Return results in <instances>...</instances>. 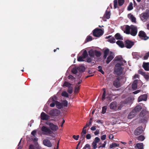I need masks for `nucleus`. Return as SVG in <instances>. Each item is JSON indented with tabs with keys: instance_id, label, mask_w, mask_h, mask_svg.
<instances>
[{
	"instance_id": "obj_5",
	"label": "nucleus",
	"mask_w": 149,
	"mask_h": 149,
	"mask_svg": "<svg viewBox=\"0 0 149 149\" xmlns=\"http://www.w3.org/2000/svg\"><path fill=\"white\" fill-rule=\"evenodd\" d=\"M49 114L52 116H58L60 114V112L58 109H56L50 110Z\"/></svg>"
},
{
	"instance_id": "obj_26",
	"label": "nucleus",
	"mask_w": 149,
	"mask_h": 149,
	"mask_svg": "<svg viewBox=\"0 0 149 149\" xmlns=\"http://www.w3.org/2000/svg\"><path fill=\"white\" fill-rule=\"evenodd\" d=\"M116 43L121 48L124 47L125 46V44H124L122 41L118 40L116 42Z\"/></svg>"
},
{
	"instance_id": "obj_59",
	"label": "nucleus",
	"mask_w": 149,
	"mask_h": 149,
	"mask_svg": "<svg viewBox=\"0 0 149 149\" xmlns=\"http://www.w3.org/2000/svg\"><path fill=\"white\" fill-rule=\"evenodd\" d=\"M143 76H144L145 79L147 80H148L149 79V76L147 74H146V73L144 75H143Z\"/></svg>"
},
{
	"instance_id": "obj_13",
	"label": "nucleus",
	"mask_w": 149,
	"mask_h": 149,
	"mask_svg": "<svg viewBox=\"0 0 149 149\" xmlns=\"http://www.w3.org/2000/svg\"><path fill=\"white\" fill-rule=\"evenodd\" d=\"M110 12L107 10L106 11L105 13L102 17V19L104 21H106L107 19H108L110 18Z\"/></svg>"
},
{
	"instance_id": "obj_44",
	"label": "nucleus",
	"mask_w": 149,
	"mask_h": 149,
	"mask_svg": "<svg viewBox=\"0 0 149 149\" xmlns=\"http://www.w3.org/2000/svg\"><path fill=\"white\" fill-rule=\"evenodd\" d=\"M78 71L77 68H73L72 70V73L74 74H76Z\"/></svg>"
},
{
	"instance_id": "obj_34",
	"label": "nucleus",
	"mask_w": 149,
	"mask_h": 149,
	"mask_svg": "<svg viewBox=\"0 0 149 149\" xmlns=\"http://www.w3.org/2000/svg\"><path fill=\"white\" fill-rule=\"evenodd\" d=\"M103 92L102 97V99L103 101H104L105 98L106 90L105 88H103Z\"/></svg>"
},
{
	"instance_id": "obj_55",
	"label": "nucleus",
	"mask_w": 149,
	"mask_h": 149,
	"mask_svg": "<svg viewBox=\"0 0 149 149\" xmlns=\"http://www.w3.org/2000/svg\"><path fill=\"white\" fill-rule=\"evenodd\" d=\"M138 72L139 74L143 75L145 73L143 71V70L142 69H140L138 70Z\"/></svg>"
},
{
	"instance_id": "obj_53",
	"label": "nucleus",
	"mask_w": 149,
	"mask_h": 149,
	"mask_svg": "<svg viewBox=\"0 0 149 149\" xmlns=\"http://www.w3.org/2000/svg\"><path fill=\"white\" fill-rule=\"evenodd\" d=\"M73 90V88L72 87H69L68 88V92L70 94H71L72 93Z\"/></svg>"
},
{
	"instance_id": "obj_11",
	"label": "nucleus",
	"mask_w": 149,
	"mask_h": 149,
	"mask_svg": "<svg viewBox=\"0 0 149 149\" xmlns=\"http://www.w3.org/2000/svg\"><path fill=\"white\" fill-rule=\"evenodd\" d=\"M120 78H117L116 79L113 81V86L117 88L120 87Z\"/></svg>"
},
{
	"instance_id": "obj_9",
	"label": "nucleus",
	"mask_w": 149,
	"mask_h": 149,
	"mask_svg": "<svg viewBox=\"0 0 149 149\" xmlns=\"http://www.w3.org/2000/svg\"><path fill=\"white\" fill-rule=\"evenodd\" d=\"M138 36L141 38H144L143 39L145 40H147L149 38L147 36L145 33L142 31L139 32Z\"/></svg>"
},
{
	"instance_id": "obj_56",
	"label": "nucleus",
	"mask_w": 149,
	"mask_h": 149,
	"mask_svg": "<svg viewBox=\"0 0 149 149\" xmlns=\"http://www.w3.org/2000/svg\"><path fill=\"white\" fill-rule=\"evenodd\" d=\"M100 141V139L98 137H96L94 139V141L96 143H98Z\"/></svg>"
},
{
	"instance_id": "obj_18",
	"label": "nucleus",
	"mask_w": 149,
	"mask_h": 149,
	"mask_svg": "<svg viewBox=\"0 0 149 149\" xmlns=\"http://www.w3.org/2000/svg\"><path fill=\"white\" fill-rule=\"evenodd\" d=\"M134 148L136 149H143V143H138L136 144Z\"/></svg>"
},
{
	"instance_id": "obj_20",
	"label": "nucleus",
	"mask_w": 149,
	"mask_h": 149,
	"mask_svg": "<svg viewBox=\"0 0 149 149\" xmlns=\"http://www.w3.org/2000/svg\"><path fill=\"white\" fill-rule=\"evenodd\" d=\"M142 107L140 105H137L133 110V112H134L136 113L140 111L142 109Z\"/></svg>"
},
{
	"instance_id": "obj_58",
	"label": "nucleus",
	"mask_w": 149,
	"mask_h": 149,
	"mask_svg": "<svg viewBox=\"0 0 149 149\" xmlns=\"http://www.w3.org/2000/svg\"><path fill=\"white\" fill-rule=\"evenodd\" d=\"M79 135H77L76 136L75 135H74L72 136V137L75 140H77L79 139Z\"/></svg>"
},
{
	"instance_id": "obj_64",
	"label": "nucleus",
	"mask_w": 149,
	"mask_h": 149,
	"mask_svg": "<svg viewBox=\"0 0 149 149\" xmlns=\"http://www.w3.org/2000/svg\"><path fill=\"white\" fill-rule=\"evenodd\" d=\"M84 146L86 148H87L88 149H91V148L90 145L88 144H86Z\"/></svg>"
},
{
	"instance_id": "obj_31",
	"label": "nucleus",
	"mask_w": 149,
	"mask_h": 149,
	"mask_svg": "<svg viewBox=\"0 0 149 149\" xmlns=\"http://www.w3.org/2000/svg\"><path fill=\"white\" fill-rule=\"evenodd\" d=\"M78 71L80 72H83L85 70V67L83 66H81L77 67Z\"/></svg>"
},
{
	"instance_id": "obj_3",
	"label": "nucleus",
	"mask_w": 149,
	"mask_h": 149,
	"mask_svg": "<svg viewBox=\"0 0 149 149\" xmlns=\"http://www.w3.org/2000/svg\"><path fill=\"white\" fill-rule=\"evenodd\" d=\"M103 33V31L100 29L96 28L93 31V35L95 37H100L102 36Z\"/></svg>"
},
{
	"instance_id": "obj_28",
	"label": "nucleus",
	"mask_w": 149,
	"mask_h": 149,
	"mask_svg": "<svg viewBox=\"0 0 149 149\" xmlns=\"http://www.w3.org/2000/svg\"><path fill=\"white\" fill-rule=\"evenodd\" d=\"M109 52V49H106L104 52L103 57L105 59L106 58Z\"/></svg>"
},
{
	"instance_id": "obj_60",
	"label": "nucleus",
	"mask_w": 149,
	"mask_h": 149,
	"mask_svg": "<svg viewBox=\"0 0 149 149\" xmlns=\"http://www.w3.org/2000/svg\"><path fill=\"white\" fill-rule=\"evenodd\" d=\"M68 78L69 79H71L72 80H74L75 79L74 77L72 75H70L68 76Z\"/></svg>"
},
{
	"instance_id": "obj_24",
	"label": "nucleus",
	"mask_w": 149,
	"mask_h": 149,
	"mask_svg": "<svg viewBox=\"0 0 149 149\" xmlns=\"http://www.w3.org/2000/svg\"><path fill=\"white\" fill-rule=\"evenodd\" d=\"M136 115V113L134 112H133L132 110L128 115L127 118L129 119H132Z\"/></svg>"
},
{
	"instance_id": "obj_23",
	"label": "nucleus",
	"mask_w": 149,
	"mask_h": 149,
	"mask_svg": "<svg viewBox=\"0 0 149 149\" xmlns=\"http://www.w3.org/2000/svg\"><path fill=\"white\" fill-rule=\"evenodd\" d=\"M125 31L124 32L127 34H130V30L131 29V26H130L128 25H126L125 28Z\"/></svg>"
},
{
	"instance_id": "obj_47",
	"label": "nucleus",
	"mask_w": 149,
	"mask_h": 149,
	"mask_svg": "<svg viewBox=\"0 0 149 149\" xmlns=\"http://www.w3.org/2000/svg\"><path fill=\"white\" fill-rule=\"evenodd\" d=\"M124 0H118V3L120 6H122L124 3Z\"/></svg>"
},
{
	"instance_id": "obj_54",
	"label": "nucleus",
	"mask_w": 149,
	"mask_h": 149,
	"mask_svg": "<svg viewBox=\"0 0 149 149\" xmlns=\"http://www.w3.org/2000/svg\"><path fill=\"white\" fill-rule=\"evenodd\" d=\"M83 59L84 58L82 56H79V57H78L77 60L78 61H84Z\"/></svg>"
},
{
	"instance_id": "obj_50",
	"label": "nucleus",
	"mask_w": 149,
	"mask_h": 149,
	"mask_svg": "<svg viewBox=\"0 0 149 149\" xmlns=\"http://www.w3.org/2000/svg\"><path fill=\"white\" fill-rule=\"evenodd\" d=\"M92 40V37L91 36H87L86 40V42H88L91 41Z\"/></svg>"
},
{
	"instance_id": "obj_45",
	"label": "nucleus",
	"mask_w": 149,
	"mask_h": 149,
	"mask_svg": "<svg viewBox=\"0 0 149 149\" xmlns=\"http://www.w3.org/2000/svg\"><path fill=\"white\" fill-rule=\"evenodd\" d=\"M71 85V84L67 81H65L64 84V86L68 87V88L71 87L70 86Z\"/></svg>"
},
{
	"instance_id": "obj_10",
	"label": "nucleus",
	"mask_w": 149,
	"mask_h": 149,
	"mask_svg": "<svg viewBox=\"0 0 149 149\" xmlns=\"http://www.w3.org/2000/svg\"><path fill=\"white\" fill-rule=\"evenodd\" d=\"M142 16L141 17V19L143 22H146L147 21L149 17V14L148 13H144L141 14Z\"/></svg>"
},
{
	"instance_id": "obj_42",
	"label": "nucleus",
	"mask_w": 149,
	"mask_h": 149,
	"mask_svg": "<svg viewBox=\"0 0 149 149\" xmlns=\"http://www.w3.org/2000/svg\"><path fill=\"white\" fill-rule=\"evenodd\" d=\"M80 89V86L77 85L74 88V92L75 93H77L78 92L79 90Z\"/></svg>"
},
{
	"instance_id": "obj_33",
	"label": "nucleus",
	"mask_w": 149,
	"mask_h": 149,
	"mask_svg": "<svg viewBox=\"0 0 149 149\" xmlns=\"http://www.w3.org/2000/svg\"><path fill=\"white\" fill-rule=\"evenodd\" d=\"M108 41L111 43H113L115 42L116 40L113 37L111 36V38L108 40Z\"/></svg>"
},
{
	"instance_id": "obj_17",
	"label": "nucleus",
	"mask_w": 149,
	"mask_h": 149,
	"mask_svg": "<svg viewBox=\"0 0 149 149\" xmlns=\"http://www.w3.org/2000/svg\"><path fill=\"white\" fill-rule=\"evenodd\" d=\"M43 143L45 146L49 147L52 146V144L50 141L48 139H45L43 141Z\"/></svg>"
},
{
	"instance_id": "obj_43",
	"label": "nucleus",
	"mask_w": 149,
	"mask_h": 149,
	"mask_svg": "<svg viewBox=\"0 0 149 149\" xmlns=\"http://www.w3.org/2000/svg\"><path fill=\"white\" fill-rule=\"evenodd\" d=\"M98 68L99 72H101L103 74H104V72L102 70V66H99L98 67Z\"/></svg>"
},
{
	"instance_id": "obj_61",
	"label": "nucleus",
	"mask_w": 149,
	"mask_h": 149,
	"mask_svg": "<svg viewBox=\"0 0 149 149\" xmlns=\"http://www.w3.org/2000/svg\"><path fill=\"white\" fill-rule=\"evenodd\" d=\"M86 133V129H84L83 128L82 131V132L81 133V134L85 135V134Z\"/></svg>"
},
{
	"instance_id": "obj_12",
	"label": "nucleus",
	"mask_w": 149,
	"mask_h": 149,
	"mask_svg": "<svg viewBox=\"0 0 149 149\" xmlns=\"http://www.w3.org/2000/svg\"><path fill=\"white\" fill-rule=\"evenodd\" d=\"M40 118L42 120H48L49 119V116L44 112H42L41 114Z\"/></svg>"
},
{
	"instance_id": "obj_57",
	"label": "nucleus",
	"mask_w": 149,
	"mask_h": 149,
	"mask_svg": "<svg viewBox=\"0 0 149 149\" xmlns=\"http://www.w3.org/2000/svg\"><path fill=\"white\" fill-rule=\"evenodd\" d=\"M36 130H34L31 133V134L34 136L36 137Z\"/></svg>"
},
{
	"instance_id": "obj_21",
	"label": "nucleus",
	"mask_w": 149,
	"mask_h": 149,
	"mask_svg": "<svg viewBox=\"0 0 149 149\" xmlns=\"http://www.w3.org/2000/svg\"><path fill=\"white\" fill-rule=\"evenodd\" d=\"M128 17L131 20L132 22L134 23L136 22V18L133 15L131 14H128Z\"/></svg>"
},
{
	"instance_id": "obj_48",
	"label": "nucleus",
	"mask_w": 149,
	"mask_h": 149,
	"mask_svg": "<svg viewBox=\"0 0 149 149\" xmlns=\"http://www.w3.org/2000/svg\"><path fill=\"white\" fill-rule=\"evenodd\" d=\"M85 135L81 134L80 137V139H81L80 141L84 142L85 141Z\"/></svg>"
},
{
	"instance_id": "obj_63",
	"label": "nucleus",
	"mask_w": 149,
	"mask_h": 149,
	"mask_svg": "<svg viewBox=\"0 0 149 149\" xmlns=\"http://www.w3.org/2000/svg\"><path fill=\"white\" fill-rule=\"evenodd\" d=\"M106 134H104L101 137V139L102 140H104L106 139Z\"/></svg>"
},
{
	"instance_id": "obj_30",
	"label": "nucleus",
	"mask_w": 149,
	"mask_h": 149,
	"mask_svg": "<svg viewBox=\"0 0 149 149\" xmlns=\"http://www.w3.org/2000/svg\"><path fill=\"white\" fill-rule=\"evenodd\" d=\"M131 102V100L130 98H127L123 102V103L124 104H130Z\"/></svg>"
},
{
	"instance_id": "obj_62",
	"label": "nucleus",
	"mask_w": 149,
	"mask_h": 149,
	"mask_svg": "<svg viewBox=\"0 0 149 149\" xmlns=\"http://www.w3.org/2000/svg\"><path fill=\"white\" fill-rule=\"evenodd\" d=\"M123 104L122 103V104H119V105L118 106V107H117L118 110H120L123 106Z\"/></svg>"
},
{
	"instance_id": "obj_40",
	"label": "nucleus",
	"mask_w": 149,
	"mask_h": 149,
	"mask_svg": "<svg viewBox=\"0 0 149 149\" xmlns=\"http://www.w3.org/2000/svg\"><path fill=\"white\" fill-rule=\"evenodd\" d=\"M95 54L96 56L97 57H100L101 55V53L99 51L97 50H95Z\"/></svg>"
},
{
	"instance_id": "obj_49",
	"label": "nucleus",
	"mask_w": 149,
	"mask_h": 149,
	"mask_svg": "<svg viewBox=\"0 0 149 149\" xmlns=\"http://www.w3.org/2000/svg\"><path fill=\"white\" fill-rule=\"evenodd\" d=\"M149 56V52L145 54L143 57L144 60H147Z\"/></svg>"
},
{
	"instance_id": "obj_32",
	"label": "nucleus",
	"mask_w": 149,
	"mask_h": 149,
	"mask_svg": "<svg viewBox=\"0 0 149 149\" xmlns=\"http://www.w3.org/2000/svg\"><path fill=\"white\" fill-rule=\"evenodd\" d=\"M88 54L91 57H93L94 56L95 52L93 49H91L88 51Z\"/></svg>"
},
{
	"instance_id": "obj_2",
	"label": "nucleus",
	"mask_w": 149,
	"mask_h": 149,
	"mask_svg": "<svg viewBox=\"0 0 149 149\" xmlns=\"http://www.w3.org/2000/svg\"><path fill=\"white\" fill-rule=\"evenodd\" d=\"M114 73L115 74L120 76L121 75L123 70V68L120 67V65L116 64L114 69Z\"/></svg>"
},
{
	"instance_id": "obj_4",
	"label": "nucleus",
	"mask_w": 149,
	"mask_h": 149,
	"mask_svg": "<svg viewBox=\"0 0 149 149\" xmlns=\"http://www.w3.org/2000/svg\"><path fill=\"white\" fill-rule=\"evenodd\" d=\"M42 131L44 132V134L47 135H50L53 133V132L48 127L45 126H43L41 128Z\"/></svg>"
},
{
	"instance_id": "obj_19",
	"label": "nucleus",
	"mask_w": 149,
	"mask_h": 149,
	"mask_svg": "<svg viewBox=\"0 0 149 149\" xmlns=\"http://www.w3.org/2000/svg\"><path fill=\"white\" fill-rule=\"evenodd\" d=\"M142 66L145 70L147 71L149 70V62H143Z\"/></svg>"
},
{
	"instance_id": "obj_15",
	"label": "nucleus",
	"mask_w": 149,
	"mask_h": 149,
	"mask_svg": "<svg viewBox=\"0 0 149 149\" xmlns=\"http://www.w3.org/2000/svg\"><path fill=\"white\" fill-rule=\"evenodd\" d=\"M147 100V95L144 94L140 96L138 98V102H140L142 101H146Z\"/></svg>"
},
{
	"instance_id": "obj_41",
	"label": "nucleus",
	"mask_w": 149,
	"mask_h": 149,
	"mask_svg": "<svg viewBox=\"0 0 149 149\" xmlns=\"http://www.w3.org/2000/svg\"><path fill=\"white\" fill-rule=\"evenodd\" d=\"M97 143L94 141L93 142L91 145L93 147V149H96L97 148Z\"/></svg>"
},
{
	"instance_id": "obj_46",
	"label": "nucleus",
	"mask_w": 149,
	"mask_h": 149,
	"mask_svg": "<svg viewBox=\"0 0 149 149\" xmlns=\"http://www.w3.org/2000/svg\"><path fill=\"white\" fill-rule=\"evenodd\" d=\"M61 95L62 96L66 97H68L69 96V95L68 93L65 91H64L62 93Z\"/></svg>"
},
{
	"instance_id": "obj_51",
	"label": "nucleus",
	"mask_w": 149,
	"mask_h": 149,
	"mask_svg": "<svg viewBox=\"0 0 149 149\" xmlns=\"http://www.w3.org/2000/svg\"><path fill=\"white\" fill-rule=\"evenodd\" d=\"M107 109V106H105L103 107L102 108V114H104L106 112Z\"/></svg>"
},
{
	"instance_id": "obj_27",
	"label": "nucleus",
	"mask_w": 149,
	"mask_h": 149,
	"mask_svg": "<svg viewBox=\"0 0 149 149\" xmlns=\"http://www.w3.org/2000/svg\"><path fill=\"white\" fill-rule=\"evenodd\" d=\"M113 58L114 56H113L111 55H110L107 58L106 62V63L107 64L109 63L113 59Z\"/></svg>"
},
{
	"instance_id": "obj_7",
	"label": "nucleus",
	"mask_w": 149,
	"mask_h": 149,
	"mask_svg": "<svg viewBox=\"0 0 149 149\" xmlns=\"http://www.w3.org/2000/svg\"><path fill=\"white\" fill-rule=\"evenodd\" d=\"M137 32V27L134 25H131V32L130 34L133 36H135Z\"/></svg>"
},
{
	"instance_id": "obj_8",
	"label": "nucleus",
	"mask_w": 149,
	"mask_h": 149,
	"mask_svg": "<svg viewBox=\"0 0 149 149\" xmlns=\"http://www.w3.org/2000/svg\"><path fill=\"white\" fill-rule=\"evenodd\" d=\"M142 126L138 127L134 131V134L135 135L138 136L141 134L143 132Z\"/></svg>"
},
{
	"instance_id": "obj_35",
	"label": "nucleus",
	"mask_w": 149,
	"mask_h": 149,
	"mask_svg": "<svg viewBox=\"0 0 149 149\" xmlns=\"http://www.w3.org/2000/svg\"><path fill=\"white\" fill-rule=\"evenodd\" d=\"M145 139V137L143 135H140L136 137V139L141 141H142L144 140Z\"/></svg>"
},
{
	"instance_id": "obj_39",
	"label": "nucleus",
	"mask_w": 149,
	"mask_h": 149,
	"mask_svg": "<svg viewBox=\"0 0 149 149\" xmlns=\"http://www.w3.org/2000/svg\"><path fill=\"white\" fill-rule=\"evenodd\" d=\"M62 104L63 106H63L67 107L68 105V102L66 100H65L62 102Z\"/></svg>"
},
{
	"instance_id": "obj_16",
	"label": "nucleus",
	"mask_w": 149,
	"mask_h": 149,
	"mask_svg": "<svg viewBox=\"0 0 149 149\" xmlns=\"http://www.w3.org/2000/svg\"><path fill=\"white\" fill-rule=\"evenodd\" d=\"M49 127L50 129L53 131H56L58 129V126L54 124L53 123L49 124Z\"/></svg>"
},
{
	"instance_id": "obj_52",
	"label": "nucleus",
	"mask_w": 149,
	"mask_h": 149,
	"mask_svg": "<svg viewBox=\"0 0 149 149\" xmlns=\"http://www.w3.org/2000/svg\"><path fill=\"white\" fill-rule=\"evenodd\" d=\"M118 0H114L113 1L114 8L116 9L117 7Z\"/></svg>"
},
{
	"instance_id": "obj_29",
	"label": "nucleus",
	"mask_w": 149,
	"mask_h": 149,
	"mask_svg": "<svg viewBox=\"0 0 149 149\" xmlns=\"http://www.w3.org/2000/svg\"><path fill=\"white\" fill-rule=\"evenodd\" d=\"M115 38L117 40H123V37L121 36L120 34L119 33H116L115 36Z\"/></svg>"
},
{
	"instance_id": "obj_14",
	"label": "nucleus",
	"mask_w": 149,
	"mask_h": 149,
	"mask_svg": "<svg viewBox=\"0 0 149 149\" xmlns=\"http://www.w3.org/2000/svg\"><path fill=\"white\" fill-rule=\"evenodd\" d=\"M110 108L111 109L117 110V102H111L109 105Z\"/></svg>"
},
{
	"instance_id": "obj_25",
	"label": "nucleus",
	"mask_w": 149,
	"mask_h": 149,
	"mask_svg": "<svg viewBox=\"0 0 149 149\" xmlns=\"http://www.w3.org/2000/svg\"><path fill=\"white\" fill-rule=\"evenodd\" d=\"M55 104L56 107L58 109H61L63 108L62 103H61L58 101H55Z\"/></svg>"
},
{
	"instance_id": "obj_36",
	"label": "nucleus",
	"mask_w": 149,
	"mask_h": 149,
	"mask_svg": "<svg viewBox=\"0 0 149 149\" xmlns=\"http://www.w3.org/2000/svg\"><path fill=\"white\" fill-rule=\"evenodd\" d=\"M133 9V3L132 2H130L129 5L127 7V10L130 11L132 10Z\"/></svg>"
},
{
	"instance_id": "obj_38",
	"label": "nucleus",
	"mask_w": 149,
	"mask_h": 149,
	"mask_svg": "<svg viewBox=\"0 0 149 149\" xmlns=\"http://www.w3.org/2000/svg\"><path fill=\"white\" fill-rule=\"evenodd\" d=\"M88 56V54L86 50H85L82 54V56L84 58H85L87 57Z\"/></svg>"
},
{
	"instance_id": "obj_6",
	"label": "nucleus",
	"mask_w": 149,
	"mask_h": 149,
	"mask_svg": "<svg viewBox=\"0 0 149 149\" xmlns=\"http://www.w3.org/2000/svg\"><path fill=\"white\" fill-rule=\"evenodd\" d=\"M124 43L125 47L128 49L131 48L134 44V42H133L128 40H125Z\"/></svg>"
},
{
	"instance_id": "obj_1",
	"label": "nucleus",
	"mask_w": 149,
	"mask_h": 149,
	"mask_svg": "<svg viewBox=\"0 0 149 149\" xmlns=\"http://www.w3.org/2000/svg\"><path fill=\"white\" fill-rule=\"evenodd\" d=\"M148 118V112L145 109H143L139 115V123L146 122Z\"/></svg>"
},
{
	"instance_id": "obj_22",
	"label": "nucleus",
	"mask_w": 149,
	"mask_h": 149,
	"mask_svg": "<svg viewBox=\"0 0 149 149\" xmlns=\"http://www.w3.org/2000/svg\"><path fill=\"white\" fill-rule=\"evenodd\" d=\"M137 83L138 80H135L133 82L132 85V88L133 90H135L137 88Z\"/></svg>"
},
{
	"instance_id": "obj_37",
	"label": "nucleus",
	"mask_w": 149,
	"mask_h": 149,
	"mask_svg": "<svg viewBox=\"0 0 149 149\" xmlns=\"http://www.w3.org/2000/svg\"><path fill=\"white\" fill-rule=\"evenodd\" d=\"M119 146V144H117L115 143H113L112 144H110L109 146L110 148H112L118 146Z\"/></svg>"
}]
</instances>
